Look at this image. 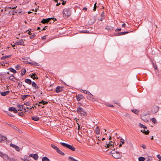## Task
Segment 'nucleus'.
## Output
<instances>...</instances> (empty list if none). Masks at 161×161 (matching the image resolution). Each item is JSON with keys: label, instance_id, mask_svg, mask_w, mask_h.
I'll use <instances>...</instances> for the list:
<instances>
[{"label": "nucleus", "instance_id": "f257e3e1", "mask_svg": "<svg viewBox=\"0 0 161 161\" xmlns=\"http://www.w3.org/2000/svg\"><path fill=\"white\" fill-rule=\"evenodd\" d=\"M121 152L117 151H112L110 152L112 156L116 159H120L122 157Z\"/></svg>", "mask_w": 161, "mask_h": 161}, {"label": "nucleus", "instance_id": "f03ea898", "mask_svg": "<svg viewBox=\"0 0 161 161\" xmlns=\"http://www.w3.org/2000/svg\"><path fill=\"white\" fill-rule=\"evenodd\" d=\"M63 13V17L67 18L71 15V11L70 8H66L64 9Z\"/></svg>", "mask_w": 161, "mask_h": 161}, {"label": "nucleus", "instance_id": "7ed1b4c3", "mask_svg": "<svg viewBox=\"0 0 161 161\" xmlns=\"http://www.w3.org/2000/svg\"><path fill=\"white\" fill-rule=\"evenodd\" d=\"M78 114H80L81 116H87V113L81 107H79L76 110Z\"/></svg>", "mask_w": 161, "mask_h": 161}, {"label": "nucleus", "instance_id": "20e7f679", "mask_svg": "<svg viewBox=\"0 0 161 161\" xmlns=\"http://www.w3.org/2000/svg\"><path fill=\"white\" fill-rule=\"evenodd\" d=\"M60 144L63 146L66 147L72 151H75V148L72 145L62 142H60Z\"/></svg>", "mask_w": 161, "mask_h": 161}, {"label": "nucleus", "instance_id": "39448f33", "mask_svg": "<svg viewBox=\"0 0 161 161\" xmlns=\"http://www.w3.org/2000/svg\"><path fill=\"white\" fill-rule=\"evenodd\" d=\"M51 19H53L54 21L56 20V19L54 18H49L47 19H43L41 21V23L43 24L48 23Z\"/></svg>", "mask_w": 161, "mask_h": 161}, {"label": "nucleus", "instance_id": "423d86ee", "mask_svg": "<svg viewBox=\"0 0 161 161\" xmlns=\"http://www.w3.org/2000/svg\"><path fill=\"white\" fill-rule=\"evenodd\" d=\"M159 109V108L158 106H154L151 109V111L153 114H155L157 112Z\"/></svg>", "mask_w": 161, "mask_h": 161}, {"label": "nucleus", "instance_id": "0eeeda50", "mask_svg": "<svg viewBox=\"0 0 161 161\" xmlns=\"http://www.w3.org/2000/svg\"><path fill=\"white\" fill-rule=\"evenodd\" d=\"M64 88V87L63 86H58L55 90V92L57 93H58L62 92L63 90V88Z\"/></svg>", "mask_w": 161, "mask_h": 161}, {"label": "nucleus", "instance_id": "6e6552de", "mask_svg": "<svg viewBox=\"0 0 161 161\" xmlns=\"http://www.w3.org/2000/svg\"><path fill=\"white\" fill-rule=\"evenodd\" d=\"M76 97L77 100L78 101H80L84 98V97L82 95L79 94H76Z\"/></svg>", "mask_w": 161, "mask_h": 161}, {"label": "nucleus", "instance_id": "1a4fd4ad", "mask_svg": "<svg viewBox=\"0 0 161 161\" xmlns=\"http://www.w3.org/2000/svg\"><path fill=\"white\" fill-rule=\"evenodd\" d=\"M105 29L107 30L108 31H111L114 30V27L110 25H107L105 28Z\"/></svg>", "mask_w": 161, "mask_h": 161}, {"label": "nucleus", "instance_id": "9d476101", "mask_svg": "<svg viewBox=\"0 0 161 161\" xmlns=\"http://www.w3.org/2000/svg\"><path fill=\"white\" fill-rule=\"evenodd\" d=\"M8 110L10 111H13L15 113H17L18 112V110L16 109L13 107H11L9 108Z\"/></svg>", "mask_w": 161, "mask_h": 161}, {"label": "nucleus", "instance_id": "9b49d317", "mask_svg": "<svg viewBox=\"0 0 161 161\" xmlns=\"http://www.w3.org/2000/svg\"><path fill=\"white\" fill-rule=\"evenodd\" d=\"M17 106L18 108V111H21L23 109L24 106L23 105L19 104H17Z\"/></svg>", "mask_w": 161, "mask_h": 161}, {"label": "nucleus", "instance_id": "f8f14e48", "mask_svg": "<svg viewBox=\"0 0 161 161\" xmlns=\"http://www.w3.org/2000/svg\"><path fill=\"white\" fill-rule=\"evenodd\" d=\"M10 146L12 147H13L17 151H19V148L18 146L12 144H10Z\"/></svg>", "mask_w": 161, "mask_h": 161}, {"label": "nucleus", "instance_id": "ddd939ff", "mask_svg": "<svg viewBox=\"0 0 161 161\" xmlns=\"http://www.w3.org/2000/svg\"><path fill=\"white\" fill-rule=\"evenodd\" d=\"M31 84L32 86L34 87L35 89H38L39 88V87L37 86L35 82H32Z\"/></svg>", "mask_w": 161, "mask_h": 161}, {"label": "nucleus", "instance_id": "4468645a", "mask_svg": "<svg viewBox=\"0 0 161 161\" xmlns=\"http://www.w3.org/2000/svg\"><path fill=\"white\" fill-rule=\"evenodd\" d=\"M24 42L23 41L22 39H21L20 41L18 42H16L15 43V44L16 45H22L23 44Z\"/></svg>", "mask_w": 161, "mask_h": 161}, {"label": "nucleus", "instance_id": "2eb2a0df", "mask_svg": "<svg viewBox=\"0 0 161 161\" xmlns=\"http://www.w3.org/2000/svg\"><path fill=\"white\" fill-rule=\"evenodd\" d=\"M111 142H112V143H113V142L112 141H110L109 143L106 144V146L105 145L104 146L107 148H110V147H113V145L112 144H111Z\"/></svg>", "mask_w": 161, "mask_h": 161}, {"label": "nucleus", "instance_id": "dca6fc26", "mask_svg": "<svg viewBox=\"0 0 161 161\" xmlns=\"http://www.w3.org/2000/svg\"><path fill=\"white\" fill-rule=\"evenodd\" d=\"M31 77L34 80L37 79H38V77L36 76V75L35 73L32 74L31 75Z\"/></svg>", "mask_w": 161, "mask_h": 161}, {"label": "nucleus", "instance_id": "f3484780", "mask_svg": "<svg viewBox=\"0 0 161 161\" xmlns=\"http://www.w3.org/2000/svg\"><path fill=\"white\" fill-rule=\"evenodd\" d=\"M3 155H0V156H1L2 158L4 159H8L9 158L7 155L4 154L3 153L2 154Z\"/></svg>", "mask_w": 161, "mask_h": 161}, {"label": "nucleus", "instance_id": "a211bd4d", "mask_svg": "<svg viewBox=\"0 0 161 161\" xmlns=\"http://www.w3.org/2000/svg\"><path fill=\"white\" fill-rule=\"evenodd\" d=\"M130 32L129 31H124L118 33L117 34L118 36L125 35Z\"/></svg>", "mask_w": 161, "mask_h": 161}, {"label": "nucleus", "instance_id": "6ab92c4d", "mask_svg": "<svg viewBox=\"0 0 161 161\" xmlns=\"http://www.w3.org/2000/svg\"><path fill=\"white\" fill-rule=\"evenodd\" d=\"M9 91H7L6 92H1V94L2 96H6L8 93H9Z\"/></svg>", "mask_w": 161, "mask_h": 161}, {"label": "nucleus", "instance_id": "aec40b11", "mask_svg": "<svg viewBox=\"0 0 161 161\" xmlns=\"http://www.w3.org/2000/svg\"><path fill=\"white\" fill-rule=\"evenodd\" d=\"M56 151L58 153L62 155H64L65 154L64 153L61 151L58 148Z\"/></svg>", "mask_w": 161, "mask_h": 161}, {"label": "nucleus", "instance_id": "412c9836", "mask_svg": "<svg viewBox=\"0 0 161 161\" xmlns=\"http://www.w3.org/2000/svg\"><path fill=\"white\" fill-rule=\"evenodd\" d=\"M28 64H31V65H34L36 66H38L39 65V64L35 62H28Z\"/></svg>", "mask_w": 161, "mask_h": 161}, {"label": "nucleus", "instance_id": "4be33fe9", "mask_svg": "<svg viewBox=\"0 0 161 161\" xmlns=\"http://www.w3.org/2000/svg\"><path fill=\"white\" fill-rule=\"evenodd\" d=\"M11 56H12L11 55H9L5 56H3L1 58V59L2 60H4L7 58H10Z\"/></svg>", "mask_w": 161, "mask_h": 161}, {"label": "nucleus", "instance_id": "5701e85b", "mask_svg": "<svg viewBox=\"0 0 161 161\" xmlns=\"http://www.w3.org/2000/svg\"><path fill=\"white\" fill-rule=\"evenodd\" d=\"M25 82L29 85L31 84L32 83L31 80L30 79H26L25 80Z\"/></svg>", "mask_w": 161, "mask_h": 161}, {"label": "nucleus", "instance_id": "b1692460", "mask_svg": "<svg viewBox=\"0 0 161 161\" xmlns=\"http://www.w3.org/2000/svg\"><path fill=\"white\" fill-rule=\"evenodd\" d=\"M5 136H3L1 135H0V142L4 141L6 139Z\"/></svg>", "mask_w": 161, "mask_h": 161}, {"label": "nucleus", "instance_id": "393cba45", "mask_svg": "<svg viewBox=\"0 0 161 161\" xmlns=\"http://www.w3.org/2000/svg\"><path fill=\"white\" fill-rule=\"evenodd\" d=\"M31 119L34 121H37L39 120V118L37 116H33L31 117Z\"/></svg>", "mask_w": 161, "mask_h": 161}, {"label": "nucleus", "instance_id": "a878e982", "mask_svg": "<svg viewBox=\"0 0 161 161\" xmlns=\"http://www.w3.org/2000/svg\"><path fill=\"white\" fill-rule=\"evenodd\" d=\"M17 11H16L14 10H12L11 11H10L9 12V13L10 14H12V15H14L15 14L17 13Z\"/></svg>", "mask_w": 161, "mask_h": 161}, {"label": "nucleus", "instance_id": "bb28decb", "mask_svg": "<svg viewBox=\"0 0 161 161\" xmlns=\"http://www.w3.org/2000/svg\"><path fill=\"white\" fill-rule=\"evenodd\" d=\"M96 134L97 135H99L100 134V129L99 128V127L98 126H97L96 128Z\"/></svg>", "mask_w": 161, "mask_h": 161}, {"label": "nucleus", "instance_id": "cd10ccee", "mask_svg": "<svg viewBox=\"0 0 161 161\" xmlns=\"http://www.w3.org/2000/svg\"><path fill=\"white\" fill-rule=\"evenodd\" d=\"M131 111L132 112H133L135 114H136L139 115V111L136 109H133L131 110Z\"/></svg>", "mask_w": 161, "mask_h": 161}, {"label": "nucleus", "instance_id": "c85d7f7f", "mask_svg": "<svg viewBox=\"0 0 161 161\" xmlns=\"http://www.w3.org/2000/svg\"><path fill=\"white\" fill-rule=\"evenodd\" d=\"M8 69L11 72H13L14 74H15L17 72L12 67L9 68Z\"/></svg>", "mask_w": 161, "mask_h": 161}, {"label": "nucleus", "instance_id": "c756f323", "mask_svg": "<svg viewBox=\"0 0 161 161\" xmlns=\"http://www.w3.org/2000/svg\"><path fill=\"white\" fill-rule=\"evenodd\" d=\"M30 96V95H21V97H22V99L23 100H24L27 97Z\"/></svg>", "mask_w": 161, "mask_h": 161}, {"label": "nucleus", "instance_id": "7c9ffc66", "mask_svg": "<svg viewBox=\"0 0 161 161\" xmlns=\"http://www.w3.org/2000/svg\"><path fill=\"white\" fill-rule=\"evenodd\" d=\"M42 161H50L49 159L46 157H44L42 158Z\"/></svg>", "mask_w": 161, "mask_h": 161}, {"label": "nucleus", "instance_id": "2f4dec72", "mask_svg": "<svg viewBox=\"0 0 161 161\" xmlns=\"http://www.w3.org/2000/svg\"><path fill=\"white\" fill-rule=\"evenodd\" d=\"M68 159L70 160L71 161H78V160L75 159L73 157L71 156L69 157Z\"/></svg>", "mask_w": 161, "mask_h": 161}, {"label": "nucleus", "instance_id": "473e14b6", "mask_svg": "<svg viewBox=\"0 0 161 161\" xmlns=\"http://www.w3.org/2000/svg\"><path fill=\"white\" fill-rule=\"evenodd\" d=\"M104 12H102V13L101 15V18L100 19V21H102L103 19H104L105 17H104Z\"/></svg>", "mask_w": 161, "mask_h": 161}, {"label": "nucleus", "instance_id": "72a5a7b5", "mask_svg": "<svg viewBox=\"0 0 161 161\" xmlns=\"http://www.w3.org/2000/svg\"><path fill=\"white\" fill-rule=\"evenodd\" d=\"M141 131L143 132L144 134H145L146 135H148L149 133V131L148 130H147V131L143 130H141Z\"/></svg>", "mask_w": 161, "mask_h": 161}, {"label": "nucleus", "instance_id": "f704fd0d", "mask_svg": "<svg viewBox=\"0 0 161 161\" xmlns=\"http://www.w3.org/2000/svg\"><path fill=\"white\" fill-rule=\"evenodd\" d=\"M33 158L35 160H37L38 159V156L37 154H33Z\"/></svg>", "mask_w": 161, "mask_h": 161}, {"label": "nucleus", "instance_id": "c9c22d12", "mask_svg": "<svg viewBox=\"0 0 161 161\" xmlns=\"http://www.w3.org/2000/svg\"><path fill=\"white\" fill-rule=\"evenodd\" d=\"M8 125H10V126L11 127L13 128V129H14L16 130H19V129H18L17 127H16V126H14V125H10V124H8Z\"/></svg>", "mask_w": 161, "mask_h": 161}, {"label": "nucleus", "instance_id": "e433bc0d", "mask_svg": "<svg viewBox=\"0 0 161 161\" xmlns=\"http://www.w3.org/2000/svg\"><path fill=\"white\" fill-rule=\"evenodd\" d=\"M51 147L55 149L56 151L57 150L58 148L55 145H54L53 144H51Z\"/></svg>", "mask_w": 161, "mask_h": 161}, {"label": "nucleus", "instance_id": "4c0bfd02", "mask_svg": "<svg viewBox=\"0 0 161 161\" xmlns=\"http://www.w3.org/2000/svg\"><path fill=\"white\" fill-rule=\"evenodd\" d=\"M26 71L25 69H23V70L22 71L21 75L22 76H23L26 72Z\"/></svg>", "mask_w": 161, "mask_h": 161}, {"label": "nucleus", "instance_id": "58836bf2", "mask_svg": "<svg viewBox=\"0 0 161 161\" xmlns=\"http://www.w3.org/2000/svg\"><path fill=\"white\" fill-rule=\"evenodd\" d=\"M39 103H42L43 105L47 104L48 103V102L46 101H44L43 100H42L41 101L39 102Z\"/></svg>", "mask_w": 161, "mask_h": 161}, {"label": "nucleus", "instance_id": "ea45409f", "mask_svg": "<svg viewBox=\"0 0 161 161\" xmlns=\"http://www.w3.org/2000/svg\"><path fill=\"white\" fill-rule=\"evenodd\" d=\"M139 161H144L145 160V158L143 157H141L138 158Z\"/></svg>", "mask_w": 161, "mask_h": 161}, {"label": "nucleus", "instance_id": "a19ab883", "mask_svg": "<svg viewBox=\"0 0 161 161\" xmlns=\"http://www.w3.org/2000/svg\"><path fill=\"white\" fill-rule=\"evenodd\" d=\"M139 126L140 127L144 128V129H147V128L145 125L141 124V123H140Z\"/></svg>", "mask_w": 161, "mask_h": 161}, {"label": "nucleus", "instance_id": "79ce46f5", "mask_svg": "<svg viewBox=\"0 0 161 161\" xmlns=\"http://www.w3.org/2000/svg\"><path fill=\"white\" fill-rule=\"evenodd\" d=\"M17 7V6H15L14 7H13V6H11L10 7H8L7 9L10 8V9H11L12 10L13 9L16 8Z\"/></svg>", "mask_w": 161, "mask_h": 161}, {"label": "nucleus", "instance_id": "37998d69", "mask_svg": "<svg viewBox=\"0 0 161 161\" xmlns=\"http://www.w3.org/2000/svg\"><path fill=\"white\" fill-rule=\"evenodd\" d=\"M151 120L155 124H156L157 123L156 119L155 118H152L151 119Z\"/></svg>", "mask_w": 161, "mask_h": 161}, {"label": "nucleus", "instance_id": "c03bdc74", "mask_svg": "<svg viewBox=\"0 0 161 161\" xmlns=\"http://www.w3.org/2000/svg\"><path fill=\"white\" fill-rule=\"evenodd\" d=\"M14 78H15L14 77V76L13 75H12L11 76H10L9 77V80H11L13 81H15L13 79Z\"/></svg>", "mask_w": 161, "mask_h": 161}, {"label": "nucleus", "instance_id": "a18cd8bd", "mask_svg": "<svg viewBox=\"0 0 161 161\" xmlns=\"http://www.w3.org/2000/svg\"><path fill=\"white\" fill-rule=\"evenodd\" d=\"M82 91H83V92L84 93H85L86 94H87L88 95H92L91 93L89 92H87L86 91H85V90H82Z\"/></svg>", "mask_w": 161, "mask_h": 161}, {"label": "nucleus", "instance_id": "49530a36", "mask_svg": "<svg viewBox=\"0 0 161 161\" xmlns=\"http://www.w3.org/2000/svg\"><path fill=\"white\" fill-rule=\"evenodd\" d=\"M119 139H120V141L121 142L122 144H123L124 143V140L123 139L120 138H119Z\"/></svg>", "mask_w": 161, "mask_h": 161}, {"label": "nucleus", "instance_id": "de8ad7c7", "mask_svg": "<svg viewBox=\"0 0 161 161\" xmlns=\"http://www.w3.org/2000/svg\"><path fill=\"white\" fill-rule=\"evenodd\" d=\"M153 66L154 67V68L155 69H157V66L156 64V63H153Z\"/></svg>", "mask_w": 161, "mask_h": 161}, {"label": "nucleus", "instance_id": "09e8293b", "mask_svg": "<svg viewBox=\"0 0 161 161\" xmlns=\"http://www.w3.org/2000/svg\"><path fill=\"white\" fill-rule=\"evenodd\" d=\"M96 4H97V3H95L94 4V7L93 8V11H95L96 10V8L97 7V6H96Z\"/></svg>", "mask_w": 161, "mask_h": 161}, {"label": "nucleus", "instance_id": "8fccbe9b", "mask_svg": "<svg viewBox=\"0 0 161 161\" xmlns=\"http://www.w3.org/2000/svg\"><path fill=\"white\" fill-rule=\"evenodd\" d=\"M31 103L29 102H27L26 103H25L24 104L28 106H30L31 105Z\"/></svg>", "mask_w": 161, "mask_h": 161}, {"label": "nucleus", "instance_id": "3c124183", "mask_svg": "<svg viewBox=\"0 0 161 161\" xmlns=\"http://www.w3.org/2000/svg\"><path fill=\"white\" fill-rule=\"evenodd\" d=\"M80 32L82 33H89V32L88 31H81Z\"/></svg>", "mask_w": 161, "mask_h": 161}, {"label": "nucleus", "instance_id": "603ef678", "mask_svg": "<svg viewBox=\"0 0 161 161\" xmlns=\"http://www.w3.org/2000/svg\"><path fill=\"white\" fill-rule=\"evenodd\" d=\"M20 67V66L18 64L16 66L15 69L17 70H19V69Z\"/></svg>", "mask_w": 161, "mask_h": 161}, {"label": "nucleus", "instance_id": "864d4df0", "mask_svg": "<svg viewBox=\"0 0 161 161\" xmlns=\"http://www.w3.org/2000/svg\"><path fill=\"white\" fill-rule=\"evenodd\" d=\"M36 36V35L35 34H33V35H32L30 36V38L32 39L33 38L35 37Z\"/></svg>", "mask_w": 161, "mask_h": 161}, {"label": "nucleus", "instance_id": "5fc2aeb1", "mask_svg": "<svg viewBox=\"0 0 161 161\" xmlns=\"http://www.w3.org/2000/svg\"><path fill=\"white\" fill-rule=\"evenodd\" d=\"M9 160L10 161H15V159L13 158H9Z\"/></svg>", "mask_w": 161, "mask_h": 161}, {"label": "nucleus", "instance_id": "6e6d98bb", "mask_svg": "<svg viewBox=\"0 0 161 161\" xmlns=\"http://www.w3.org/2000/svg\"><path fill=\"white\" fill-rule=\"evenodd\" d=\"M157 157L161 161V156L159 154L157 155Z\"/></svg>", "mask_w": 161, "mask_h": 161}, {"label": "nucleus", "instance_id": "4d7b16f0", "mask_svg": "<svg viewBox=\"0 0 161 161\" xmlns=\"http://www.w3.org/2000/svg\"><path fill=\"white\" fill-rule=\"evenodd\" d=\"M141 147H142L144 149H145L146 148V146L145 145H143L142 146H141Z\"/></svg>", "mask_w": 161, "mask_h": 161}, {"label": "nucleus", "instance_id": "13d9d810", "mask_svg": "<svg viewBox=\"0 0 161 161\" xmlns=\"http://www.w3.org/2000/svg\"><path fill=\"white\" fill-rule=\"evenodd\" d=\"M7 114L8 115H9V116H10L11 117H13L14 116V115L13 114H12L10 113H7Z\"/></svg>", "mask_w": 161, "mask_h": 161}, {"label": "nucleus", "instance_id": "bf43d9fd", "mask_svg": "<svg viewBox=\"0 0 161 161\" xmlns=\"http://www.w3.org/2000/svg\"><path fill=\"white\" fill-rule=\"evenodd\" d=\"M23 112H21V113L20 112H19L18 113V115H19V116H22V115H23Z\"/></svg>", "mask_w": 161, "mask_h": 161}, {"label": "nucleus", "instance_id": "052dcab7", "mask_svg": "<svg viewBox=\"0 0 161 161\" xmlns=\"http://www.w3.org/2000/svg\"><path fill=\"white\" fill-rule=\"evenodd\" d=\"M121 30V28H118V29H116L115 30V31H120Z\"/></svg>", "mask_w": 161, "mask_h": 161}, {"label": "nucleus", "instance_id": "680f3d73", "mask_svg": "<svg viewBox=\"0 0 161 161\" xmlns=\"http://www.w3.org/2000/svg\"><path fill=\"white\" fill-rule=\"evenodd\" d=\"M87 98L89 99V100H93V99H94L92 97H87Z\"/></svg>", "mask_w": 161, "mask_h": 161}, {"label": "nucleus", "instance_id": "e2e57ef3", "mask_svg": "<svg viewBox=\"0 0 161 161\" xmlns=\"http://www.w3.org/2000/svg\"><path fill=\"white\" fill-rule=\"evenodd\" d=\"M47 26H45L43 28V29L42 30V31H44V30H45L47 28Z\"/></svg>", "mask_w": 161, "mask_h": 161}, {"label": "nucleus", "instance_id": "0e129e2a", "mask_svg": "<svg viewBox=\"0 0 161 161\" xmlns=\"http://www.w3.org/2000/svg\"><path fill=\"white\" fill-rule=\"evenodd\" d=\"M66 1H63V2L62 3V4L63 5H64L66 3Z\"/></svg>", "mask_w": 161, "mask_h": 161}, {"label": "nucleus", "instance_id": "69168bd1", "mask_svg": "<svg viewBox=\"0 0 161 161\" xmlns=\"http://www.w3.org/2000/svg\"><path fill=\"white\" fill-rule=\"evenodd\" d=\"M46 36H42V40H45V39H46Z\"/></svg>", "mask_w": 161, "mask_h": 161}, {"label": "nucleus", "instance_id": "338daca9", "mask_svg": "<svg viewBox=\"0 0 161 161\" xmlns=\"http://www.w3.org/2000/svg\"><path fill=\"white\" fill-rule=\"evenodd\" d=\"M26 108H23V109L25 111L24 113H25V112H28L29 111V110H27Z\"/></svg>", "mask_w": 161, "mask_h": 161}, {"label": "nucleus", "instance_id": "774afa93", "mask_svg": "<svg viewBox=\"0 0 161 161\" xmlns=\"http://www.w3.org/2000/svg\"><path fill=\"white\" fill-rule=\"evenodd\" d=\"M87 10V8L86 7H84L83 8V10L86 11Z\"/></svg>", "mask_w": 161, "mask_h": 161}]
</instances>
